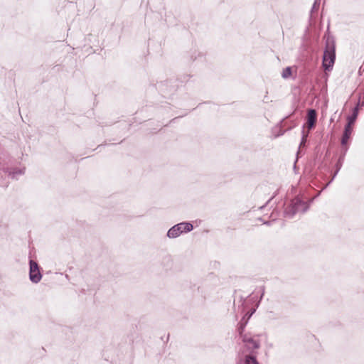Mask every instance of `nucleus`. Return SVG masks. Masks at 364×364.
Listing matches in <instances>:
<instances>
[{
	"mask_svg": "<svg viewBox=\"0 0 364 364\" xmlns=\"http://www.w3.org/2000/svg\"><path fill=\"white\" fill-rule=\"evenodd\" d=\"M336 59L335 46L333 42L327 41L323 55L322 65L325 70H332Z\"/></svg>",
	"mask_w": 364,
	"mask_h": 364,
	"instance_id": "1",
	"label": "nucleus"
},
{
	"mask_svg": "<svg viewBox=\"0 0 364 364\" xmlns=\"http://www.w3.org/2000/svg\"><path fill=\"white\" fill-rule=\"evenodd\" d=\"M192 229V224L189 223H181L172 227L168 231L167 235L171 238H175L183 232H190Z\"/></svg>",
	"mask_w": 364,
	"mask_h": 364,
	"instance_id": "2",
	"label": "nucleus"
},
{
	"mask_svg": "<svg viewBox=\"0 0 364 364\" xmlns=\"http://www.w3.org/2000/svg\"><path fill=\"white\" fill-rule=\"evenodd\" d=\"M307 210V206L304 202L296 199L292 202L291 207L285 210V215L287 217H292L298 212H305Z\"/></svg>",
	"mask_w": 364,
	"mask_h": 364,
	"instance_id": "3",
	"label": "nucleus"
},
{
	"mask_svg": "<svg viewBox=\"0 0 364 364\" xmlns=\"http://www.w3.org/2000/svg\"><path fill=\"white\" fill-rule=\"evenodd\" d=\"M29 277L31 281L33 283L39 282L42 277L38 269V265L33 260H30Z\"/></svg>",
	"mask_w": 364,
	"mask_h": 364,
	"instance_id": "4",
	"label": "nucleus"
},
{
	"mask_svg": "<svg viewBox=\"0 0 364 364\" xmlns=\"http://www.w3.org/2000/svg\"><path fill=\"white\" fill-rule=\"evenodd\" d=\"M353 132V126L350 124H347L345 127L343 134L341 139V144L345 146L348 144L349 139Z\"/></svg>",
	"mask_w": 364,
	"mask_h": 364,
	"instance_id": "5",
	"label": "nucleus"
},
{
	"mask_svg": "<svg viewBox=\"0 0 364 364\" xmlns=\"http://www.w3.org/2000/svg\"><path fill=\"white\" fill-rule=\"evenodd\" d=\"M316 121V112L314 109H309L307 114V127L312 129Z\"/></svg>",
	"mask_w": 364,
	"mask_h": 364,
	"instance_id": "6",
	"label": "nucleus"
},
{
	"mask_svg": "<svg viewBox=\"0 0 364 364\" xmlns=\"http://www.w3.org/2000/svg\"><path fill=\"white\" fill-rule=\"evenodd\" d=\"M243 341L244 342H246V343H249L250 344H252L251 346H250V348H258L259 346V344L258 342L254 341L253 339L252 338H246L245 337L243 338Z\"/></svg>",
	"mask_w": 364,
	"mask_h": 364,
	"instance_id": "7",
	"label": "nucleus"
},
{
	"mask_svg": "<svg viewBox=\"0 0 364 364\" xmlns=\"http://www.w3.org/2000/svg\"><path fill=\"white\" fill-rule=\"evenodd\" d=\"M357 112H358V108L355 107L353 115L348 118V124H350V126H353V124L355 120V118L357 117Z\"/></svg>",
	"mask_w": 364,
	"mask_h": 364,
	"instance_id": "8",
	"label": "nucleus"
},
{
	"mask_svg": "<svg viewBox=\"0 0 364 364\" xmlns=\"http://www.w3.org/2000/svg\"><path fill=\"white\" fill-rule=\"evenodd\" d=\"M291 69L290 67H287L285 69L283 70L282 75L284 78H288L291 76Z\"/></svg>",
	"mask_w": 364,
	"mask_h": 364,
	"instance_id": "9",
	"label": "nucleus"
},
{
	"mask_svg": "<svg viewBox=\"0 0 364 364\" xmlns=\"http://www.w3.org/2000/svg\"><path fill=\"white\" fill-rule=\"evenodd\" d=\"M245 364H259L255 357L247 356L245 359Z\"/></svg>",
	"mask_w": 364,
	"mask_h": 364,
	"instance_id": "10",
	"label": "nucleus"
},
{
	"mask_svg": "<svg viewBox=\"0 0 364 364\" xmlns=\"http://www.w3.org/2000/svg\"><path fill=\"white\" fill-rule=\"evenodd\" d=\"M308 136V134H304L303 132V136H302V139H301V144H300V146H302L305 144L306 141V138Z\"/></svg>",
	"mask_w": 364,
	"mask_h": 364,
	"instance_id": "11",
	"label": "nucleus"
},
{
	"mask_svg": "<svg viewBox=\"0 0 364 364\" xmlns=\"http://www.w3.org/2000/svg\"><path fill=\"white\" fill-rule=\"evenodd\" d=\"M320 4V0H315L314 4L312 6V10L317 9Z\"/></svg>",
	"mask_w": 364,
	"mask_h": 364,
	"instance_id": "12",
	"label": "nucleus"
},
{
	"mask_svg": "<svg viewBox=\"0 0 364 364\" xmlns=\"http://www.w3.org/2000/svg\"><path fill=\"white\" fill-rule=\"evenodd\" d=\"M243 330V327L241 326L240 328V333H242V331Z\"/></svg>",
	"mask_w": 364,
	"mask_h": 364,
	"instance_id": "13",
	"label": "nucleus"
},
{
	"mask_svg": "<svg viewBox=\"0 0 364 364\" xmlns=\"http://www.w3.org/2000/svg\"><path fill=\"white\" fill-rule=\"evenodd\" d=\"M9 175L11 176V178L14 177V173H10Z\"/></svg>",
	"mask_w": 364,
	"mask_h": 364,
	"instance_id": "14",
	"label": "nucleus"
}]
</instances>
